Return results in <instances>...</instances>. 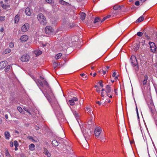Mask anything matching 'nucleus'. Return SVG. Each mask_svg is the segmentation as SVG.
<instances>
[{"label":"nucleus","mask_w":157,"mask_h":157,"mask_svg":"<svg viewBox=\"0 0 157 157\" xmlns=\"http://www.w3.org/2000/svg\"><path fill=\"white\" fill-rule=\"evenodd\" d=\"M44 94L49 102L51 103L52 107L54 108L56 113L57 110L60 111L61 109L60 106L57 101L55 99V97L52 93V91H51L49 90L48 91H46Z\"/></svg>","instance_id":"nucleus-1"},{"label":"nucleus","mask_w":157,"mask_h":157,"mask_svg":"<svg viewBox=\"0 0 157 157\" xmlns=\"http://www.w3.org/2000/svg\"><path fill=\"white\" fill-rule=\"evenodd\" d=\"M37 18L41 24L44 25L46 23V18L42 13L39 14L37 15Z\"/></svg>","instance_id":"nucleus-2"},{"label":"nucleus","mask_w":157,"mask_h":157,"mask_svg":"<svg viewBox=\"0 0 157 157\" xmlns=\"http://www.w3.org/2000/svg\"><path fill=\"white\" fill-rule=\"evenodd\" d=\"M80 128H82L81 126H80ZM82 131L85 140H86V138L89 137L91 135L90 131H89V132H88V131H87L85 129H84L83 130L82 129Z\"/></svg>","instance_id":"nucleus-3"},{"label":"nucleus","mask_w":157,"mask_h":157,"mask_svg":"<svg viewBox=\"0 0 157 157\" xmlns=\"http://www.w3.org/2000/svg\"><path fill=\"white\" fill-rule=\"evenodd\" d=\"M130 60L131 61V63L133 65H137L138 62L135 56L133 55L132 56L130 59Z\"/></svg>","instance_id":"nucleus-4"},{"label":"nucleus","mask_w":157,"mask_h":157,"mask_svg":"<svg viewBox=\"0 0 157 157\" xmlns=\"http://www.w3.org/2000/svg\"><path fill=\"white\" fill-rule=\"evenodd\" d=\"M149 44L150 45L151 52H154L156 51V47L155 44L151 42H149Z\"/></svg>","instance_id":"nucleus-5"},{"label":"nucleus","mask_w":157,"mask_h":157,"mask_svg":"<svg viewBox=\"0 0 157 157\" xmlns=\"http://www.w3.org/2000/svg\"><path fill=\"white\" fill-rule=\"evenodd\" d=\"M29 56L28 55H24L21 58V61L27 62L29 59Z\"/></svg>","instance_id":"nucleus-6"},{"label":"nucleus","mask_w":157,"mask_h":157,"mask_svg":"<svg viewBox=\"0 0 157 157\" xmlns=\"http://www.w3.org/2000/svg\"><path fill=\"white\" fill-rule=\"evenodd\" d=\"M45 31L46 34H51L53 31V29L50 26H47L45 28Z\"/></svg>","instance_id":"nucleus-7"},{"label":"nucleus","mask_w":157,"mask_h":157,"mask_svg":"<svg viewBox=\"0 0 157 157\" xmlns=\"http://www.w3.org/2000/svg\"><path fill=\"white\" fill-rule=\"evenodd\" d=\"M29 27L28 23L25 24L21 27L22 31L23 32L27 31L29 29Z\"/></svg>","instance_id":"nucleus-8"},{"label":"nucleus","mask_w":157,"mask_h":157,"mask_svg":"<svg viewBox=\"0 0 157 157\" xmlns=\"http://www.w3.org/2000/svg\"><path fill=\"white\" fill-rule=\"evenodd\" d=\"M7 62L6 61L1 62L0 63V69L4 68L7 65Z\"/></svg>","instance_id":"nucleus-9"},{"label":"nucleus","mask_w":157,"mask_h":157,"mask_svg":"<svg viewBox=\"0 0 157 157\" xmlns=\"http://www.w3.org/2000/svg\"><path fill=\"white\" fill-rule=\"evenodd\" d=\"M106 92L107 94V95L108 96H109V93H110L112 92V90L111 89V87L109 85H107L106 87Z\"/></svg>","instance_id":"nucleus-10"},{"label":"nucleus","mask_w":157,"mask_h":157,"mask_svg":"<svg viewBox=\"0 0 157 157\" xmlns=\"http://www.w3.org/2000/svg\"><path fill=\"white\" fill-rule=\"evenodd\" d=\"M124 7V6H118L116 5L113 6V9L115 10H122Z\"/></svg>","instance_id":"nucleus-11"},{"label":"nucleus","mask_w":157,"mask_h":157,"mask_svg":"<svg viewBox=\"0 0 157 157\" xmlns=\"http://www.w3.org/2000/svg\"><path fill=\"white\" fill-rule=\"evenodd\" d=\"M95 136L98 137L101 133V129L96 128L94 132Z\"/></svg>","instance_id":"nucleus-12"},{"label":"nucleus","mask_w":157,"mask_h":157,"mask_svg":"<svg viewBox=\"0 0 157 157\" xmlns=\"http://www.w3.org/2000/svg\"><path fill=\"white\" fill-rule=\"evenodd\" d=\"M28 39V36L26 35H24L21 36L20 40L22 41H27Z\"/></svg>","instance_id":"nucleus-13"},{"label":"nucleus","mask_w":157,"mask_h":157,"mask_svg":"<svg viewBox=\"0 0 157 157\" xmlns=\"http://www.w3.org/2000/svg\"><path fill=\"white\" fill-rule=\"evenodd\" d=\"M25 12L26 14L28 16H30L31 12L29 8L27 7L25 10Z\"/></svg>","instance_id":"nucleus-14"},{"label":"nucleus","mask_w":157,"mask_h":157,"mask_svg":"<svg viewBox=\"0 0 157 157\" xmlns=\"http://www.w3.org/2000/svg\"><path fill=\"white\" fill-rule=\"evenodd\" d=\"M36 82L39 86H40L41 87H43V83L40 80L38 79H37L36 80Z\"/></svg>","instance_id":"nucleus-15"},{"label":"nucleus","mask_w":157,"mask_h":157,"mask_svg":"<svg viewBox=\"0 0 157 157\" xmlns=\"http://www.w3.org/2000/svg\"><path fill=\"white\" fill-rule=\"evenodd\" d=\"M43 83V85H44L45 86L48 88V90H50V91H51V89L48 83V82L46 81V80H44Z\"/></svg>","instance_id":"nucleus-16"},{"label":"nucleus","mask_w":157,"mask_h":157,"mask_svg":"<svg viewBox=\"0 0 157 157\" xmlns=\"http://www.w3.org/2000/svg\"><path fill=\"white\" fill-rule=\"evenodd\" d=\"M148 79V77L147 75H145L144 76V79L142 81V83L143 85H145L147 82V80Z\"/></svg>","instance_id":"nucleus-17"},{"label":"nucleus","mask_w":157,"mask_h":157,"mask_svg":"<svg viewBox=\"0 0 157 157\" xmlns=\"http://www.w3.org/2000/svg\"><path fill=\"white\" fill-rule=\"evenodd\" d=\"M86 17V14L84 12L81 13L80 14V17L82 20L85 19Z\"/></svg>","instance_id":"nucleus-18"},{"label":"nucleus","mask_w":157,"mask_h":157,"mask_svg":"<svg viewBox=\"0 0 157 157\" xmlns=\"http://www.w3.org/2000/svg\"><path fill=\"white\" fill-rule=\"evenodd\" d=\"M134 51L135 52H136L140 48V44L139 43H136L134 47Z\"/></svg>","instance_id":"nucleus-19"},{"label":"nucleus","mask_w":157,"mask_h":157,"mask_svg":"<svg viewBox=\"0 0 157 157\" xmlns=\"http://www.w3.org/2000/svg\"><path fill=\"white\" fill-rule=\"evenodd\" d=\"M59 143L56 140H53L52 142V144L54 146H57Z\"/></svg>","instance_id":"nucleus-20"},{"label":"nucleus","mask_w":157,"mask_h":157,"mask_svg":"<svg viewBox=\"0 0 157 157\" xmlns=\"http://www.w3.org/2000/svg\"><path fill=\"white\" fill-rule=\"evenodd\" d=\"M44 154L45 155H47V156L49 157L51 156V154L48 151V150L45 148H44Z\"/></svg>","instance_id":"nucleus-21"},{"label":"nucleus","mask_w":157,"mask_h":157,"mask_svg":"<svg viewBox=\"0 0 157 157\" xmlns=\"http://www.w3.org/2000/svg\"><path fill=\"white\" fill-rule=\"evenodd\" d=\"M78 40V38L76 36H73L72 37L71 40L73 42H76Z\"/></svg>","instance_id":"nucleus-22"},{"label":"nucleus","mask_w":157,"mask_h":157,"mask_svg":"<svg viewBox=\"0 0 157 157\" xmlns=\"http://www.w3.org/2000/svg\"><path fill=\"white\" fill-rule=\"evenodd\" d=\"M100 21H101L100 18L98 17H95V18L94 23L95 24H96L98 22L99 24H100Z\"/></svg>","instance_id":"nucleus-23"},{"label":"nucleus","mask_w":157,"mask_h":157,"mask_svg":"<svg viewBox=\"0 0 157 157\" xmlns=\"http://www.w3.org/2000/svg\"><path fill=\"white\" fill-rule=\"evenodd\" d=\"M5 136L6 139H9L10 137V133L9 132H5Z\"/></svg>","instance_id":"nucleus-24"},{"label":"nucleus","mask_w":157,"mask_h":157,"mask_svg":"<svg viewBox=\"0 0 157 157\" xmlns=\"http://www.w3.org/2000/svg\"><path fill=\"white\" fill-rule=\"evenodd\" d=\"M19 15L17 14L14 17V21L15 23H17L19 21Z\"/></svg>","instance_id":"nucleus-25"},{"label":"nucleus","mask_w":157,"mask_h":157,"mask_svg":"<svg viewBox=\"0 0 157 157\" xmlns=\"http://www.w3.org/2000/svg\"><path fill=\"white\" fill-rule=\"evenodd\" d=\"M29 149L31 151H33L35 149V145L33 144H32L29 146Z\"/></svg>","instance_id":"nucleus-26"},{"label":"nucleus","mask_w":157,"mask_h":157,"mask_svg":"<svg viewBox=\"0 0 157 157\" xmlns=\"http://www.w3.org/2000/svg\"><path fill=\"white\" fill-rule=\"evenodd\" d=\"M144 20V17L143 16H141L136 21V23L138 22H140L143 21Z\"/></svg>","instance_id":"nucleus-27"},{"label":"nucleus","mask_w":157,"mask_h":157,"mask_svg":"<svg viewBox=\"0 0 157 157\" xmlns=\"http://www.w3.org/2000/svg\"><path fill=\"white\" fill-rule=\"evenodd\" d=\"M62 54L61 53H59L57 54L55 56V58L56 59H59L61 56Z\"/></svg>","instance_id":"nucleus-28"},{"label":"nucleus","mask_w":157,"mask_h":157,"mask_svg":"<svg viewBox=\"0 0 157 157\" xmlns=\"http://www.w3.org/2000/svg\"><path fill=\"white\" fill-rule=\"evenodd\" d=\"M68 103L71 105H74L75 104L74 101L72 99L69 100L68 101Z\"/></svg>","instance_id":"nucleus-29"},{"label":"nucleus","mask_w":157,"mask_h":157,"mask_svg":"<svg viewBox=\"0 0 157 157\" xmlns=\"http://www.w3.org/2000/svg\"><path fill=\"white\" fill-rule=\"evenodd\" d=\"M16 97L14 96H12L10 98V100L12 102H13V101L15 99Z\"/></svg>","instance_id":"nucleus-30"},{"label":"nucleus","mask_w":157,"mask_h":157,"mask_svg":"<svg viewBox=\"0 0 157 157\" xmlns=\"http://www.w3.org/2000/svg\"><path fill=\"white\" fill-rule=\"evenodd\" d=\"M10 65H8L5 68V72H7L8 71H9L10 69Z\"/></svg>","instance_id":"nucleus-31"},{"label":"nucleus","mask_w":157,"mask_h":157,"mask_svg":"<svg viewBox=\"0 0 157 157\" xmlns=\"http://www.w3.org/2000/svg\"><path fill=\"white\" fill-rule=\"evenodd\" d=\"M69 27L70 29H71V28L74 27H75V24H74V23H70V24L69 25Z\"/></svg>","instance_id":"nucleus-32"},{"label":"nucleus","mask_w":157,"mask_h":157,"mask_svg":"<svg viewBox=\"0 0 157 157\" xmlns=\"http://www.w3.org/2000/svg\"><path fill=\"white\" fill-rule=\"evenodd\" d=\"M85 144L84 145V147H83L85 149H87L88 148H89V145L88 142L86 140V142L85 143Z\"/></svg>","instance_id":"nucleus-33"},{"label":"nucleus","mask_w":157,"mask_h":157,"mask_svg":"<svg viewBox=\"0 0 157 157\" xmlns=\"http://www.w3.org/2000/svg\"><path fill=\"white\" fill-rule=\"evenodd\" d=\"M59 3L60 4L64 5L66 4L67 2L63 0H60Z\"/></svg>","instance_id":"nucleus-34"},{"label":"nucleus","mask_w":157,"mask_h":157,"mask_svg":"<svg viewBox=\"0 0 157 157\" xmlns=\"http://www.w3.org/2000/svg\"><path fill=\"white\" fill-rule=\"evenodd\" d=\"M133 66L135 67V71H138L139 70V66L138 64L137 65H134Z\"/></svg>","instance_id":"nucleus-35"},{"label":"nucleus","mask_w":157,"mask_h":157,"mask_svg":"<svg viewBox=\"0 0 157 157\" xmlns=\"http://www.w3.org/2000/svg\"><path fill=\"white\" fill-rule=\"evenodd\" d=\"M103 82L102 80H100L98 82V83L102 87H103V85L102 83Z\"/></svg>","instance_id":"nucleus-36"},{"label":"nucleus","mask_w":157,"mask_h":157,"mask_svg":"<svg viewBox=\"0 0 157 157\" xmlns=\"http://www.w3.org/2000/svg\"><path fill=\"white\" fill-rule=\"evenodd\" d=\"M137 35L139 36H141L143 35V33L141 32H138L137 33Z\"/></svg>","instance_id":"nucleus-37"},{"label":"nucleus","mask_w":157,"mask_h":157,"mask_svg":"<svg viewBox=\"0 0 157 157\" xmlns=\"http://www.w3.org/2000/svg\"><path fill=\"white\" fill-rule=\"evenodd\" d=\"M46 1L47 3L51 4H52V3L54 2L53 0H46Z\"/></svg>","instance_id":"nucleus-38"},{"label":"nucleus","mask_w":157,"mask_h":157,"mask_svg":"<svg viewBox=\"0 0 157 157\" xmlns=\"http://www.w3.org/2000/svg\"><path fill=\"white\" fill-rule=\"evenodd\" d=\"M14 144L15 147H18V143L17 141L16 140H15L14 142Z\"/></svg>","instance_id":"nucleus-39"},{"label":"nucleus","mask_w":157,"mask_h":157,"mask_svg":"<svg viewBox=\"0 0 157 157\" xmlns=\"http://www.w3.org/2000/svg\"><path fill=\"white\" fill-rule=\"evenodd\" d=\"M53 65L54 68H55L58 66V63L56 62H54L53 63Z\"/></svg>","instance_id":"nucleus-40"},{"label":"nucleus","mask_w":157,"mask_h":157,"mask_svg":"<svg viewBox=\"0 0 157 157\" xmlns=\"http://www.w3.org/2000/svg\"><path fill=\"white\" fill-rule=\"evenodd\" d=\"M5 16L0 17V21H4L5 20Z\"/></svg>","instance_id":"nucleus-41"},{"label":"nucleus","mask_w":157,"mask_h":157,"mask_svg":"<svg viewBox=\"0 0 157 157\" xmlns=\"http://www.w3.org/2000/svg\"><path fill=\"white\" fill-rule=\"evenodd\" d=\"M93 120L92 119H90V120L88 122V124L89 125H91L92 122H93Z\"/></svg>","instance_id":"nucleus-42"},{"label":"nucleus","mask_w":157,"mask_h":157,"mask_svg":"<svg viewBox=\"0 0 157 157\" xmlns=\"http://www.w3.org/2000/svg\"><path fill=\"white\" fill-rule=\"evenodd\" d=\"M139 44H140L142 46L144 45L145 44V41L144 40H143L141 42H139Z\"/></svg>","instance_id":"nucleus-43"},{"label":"nucleus","mask_w":157,"mask_h":157,"mask_svg":"<svg viewBox=\"0 0 157 157\" xmlns=\"http://www.w3.org/2000/svg\"><path fill=\"white\" fill-rule=\"evenodd\" d=\"M9 45L10 48H13L14 46L12 42L10 43L9 44Z\"/></svg>","instance_id":"nucleus-44"},{"label":"nucleus","mask_w":157,"mask_h":157,"mask_svg":"<svg viewBox=\"0 0 157 157\" xmlns=\"http://www.w3.org/2000/svg\"><path fill=\"white\" fill-rule=\"evenodd\" d=\"M11 51V50L10 49H7L5 50V52L6 53H9Z\"/></svg>","instance_id":"nucleus-45"},{"label":"nucleus","mask_w":157,"mask_h":157,"mask_svg":"<svg viewBox=\"0 0 157 157\" xmlns=\"http://www.w3.org/2000/svg\"><path fill=\"white\" fill-rule=\"evenodd\" d=\"M91 113L93 114H92L91 113H89V114L90 115L91 117V119H93L94 117V114L93 113V112H92Z\"/></svg>","instance_id":"nucleus-46"},{"label":"nucleus","mask_w":157,"mask_h":157,"mask_svg":"<svg viewBox=\"0 0 157 157\" xmlns=\"http://www.w3.org/2000/svg\"><path fill=\"white\" fill-rule=\"evenodd\" d=\"M17 109L19 111L20 113H21L22 111V109L20 107H17Z\"/></svg>","instance_id":"nucleus-47"},{"label":"nucleus","mask_w":157,"mask_h":157,"mask_svg":"<svg viewBox=\"0 0 157 157\" xmlns=\"http://www.w3.org/2000/svg\"><path fill=\"white\" fill-rule=\"evenodd\" d=\"M10 5H5L4 6V7L3 8V9H6L7 8H10Z\"/></svg>","instance_id":"nucleus-48"},{"label":"nucleus","mask_w":157,"mask_h":157,"mask_svg":"<svg viewBox=\"0 0 157 157\" xmlns=\"http://www.w3.org/2000/svg\"><path fill=\"white\" fill-rule=\"evenodd\" d=\"M5 154L7 156H10V155L8 150H6Z\"/></svg>","instance_id":"nucleus-49"},{"label":"nucleus","mask_w":157,"mask_h":157,"mask_svg":"<svg viewBox=\"0 0 157 157\" xmlns=\"http://www.w3.org/2000/svg\"><path fill=\"white\" fill-rule=\"evenodd\" d=\"M106 19V18L105 17H104L101 20V21L100 22V24H101L102 22H103L104 21H105Z\"/></svg>","instance_id":"nucleus-50"},{"label":"nucleus","mask_w":157,"mask_h":157,"mask_svg":"<svg viewBox=\"0 0 157 157\" xmlns=\"http://www.w3.org/2000/svg\"><path fill=\"white\" fill-rule=\"evenodd\" d=\"M34 128L36 130H38L40 129L39 127L37 125H36L34 126Z\"/></svg>","instance_id":"nucleus-51"},{"label":"nucleus","mask_w":157,"mask_h":157,"mask_svg":"<svg viewBox=\"0 0 157 157\" xmlns=\"http://www.w3.org/2000/svg\"><path fill=\"white\" fill-rule=\"evenodd\" d=\"M74 114L75 116V117H77L79 116V115L78 113H77L76 112H75L74 113Z\"/></svg>","instance_id":"nucleus-52"},{"label":"nucleus","mask_w":157,"mask_h":157,"mask_svg":"<svg viewBox=\"0 0 157 157\" xmlns=\"http://www.w3.org/2000/svg\"><path fill=\"white\" fill-rule=\"evenodd\" d=\"M135 5L136 6H139L140 5V2L139 1H137L135 2Z\"/></svg>","instance_id":"nucleus-53"},{"label":"nucleus","mask_w":157,"mask_h":157,"mask_svg":"<svg viewBox=\"0 0 157 157\" xmlns=\"http://www.w3.org/2000/svg\"><path fill=\"white\" fill-rule=\"evenodd\" d=\"M74 101H78V98H73L72 99Z\"/></svg>","instance_id":"nucleus-54"},{"label":"nucleus","mask_w":157,"mask_h":157,"mask_svg":"<svg viewBox=\"0 0 157 157\" xmlns=\"http://www.w3.org/2000/svg\"><path fill=\"white\" fill-rule=\"evenodd\" d=\"M145 37L146 38L147 40H150V37L149 36L147 35H145Z\"/></svg>","instance_id":"nucleus-55"},{"label":"nucleus","mask_w":157,"mask_h":157,"mask_svg":"<svg viewBox=\"0 0 157 157\" xmlns=\"http://www.w3.org/2000/svg\"><path fill=\"white\" fill-rule=\"evenodd\" d=\"M143 34H144V36H145V35H147V34H146V33L145 31V29H144L143 30Z\"/></svg>","instance_id":"nucleus-56"},{"label":"nucleus","mask_w":157,"mask_h":157,"mask_svg":"<svg viewBox=\"0 0 157 157\" xmlns=\"http://www.w3.org/2000/svg\"><path fill=\"white\" fill-rule=\"evenodd\" d=\"M23 109H24L25 111H27V112H28V111L29 110L28 109V108H27L24 107V108H23Z\"/></svg>","instance_id":"nucleus-57"},{"label":"nucleus","mask_w":157,"mask_h":157,"mask_svg":"<svg viewBox=\"0 0 157 157\" xmlns=\"http://www.w3.org/2000/svg\"><path fill=\"white\" fill-rule=\"evenodd\" d=\"M13 143L11 142H10V146L11 147H12L13 146Z\"/></svg>","instance_id":"nucleus-58"},{"label":"nucleus","mask_w":157,"mask_h":157,"mask_svg":"<svg viewBox=\"0 0 157 157\" xmlns=\"http://www.w3.org/2000/svg\"><path fill=\"white\" fill-rule=\"evenodd\" d=\"M136 113H137V116L138 117V118H139V114H138V110H137V106L136 107Z\"/></svg>","instance_id":"nucleus-59"},{"label":"nucleus","mask_w":157,"mask_h":157,"mask_svg":"<svg viewBox=\"0 0 157 157\" xmlns=\"http://www.w3.org/2000/svg\"><path fill=\"white\" fill-rule=\"evenodd\" d=\"M116 75V73L115 72H113V75H112L113 77H115Z\"/></svg>","instance_id":"nucleus-60"},{"label":"nucleus","mask_w":157,"mask_h":157,"mask_svg":"<svg viewBox=\"0 0 157 157\" xmlns=\"http://www.w3.org/2000/svg\"><path fill=\"white\" fill-rule=\"evenodd\" d=\"M4 31V29L3 28H1L0 29V31L1 32H2Z\"/></svg>","instance_id":"nucleus-61"},{"label":"nucleus","mask_w":157,"mask_h":157,"mask_svg":"<svg viewBox=\"0 0 157 157\" xmlns=\"http://www.w3.org/2000/svg\"><path fill=\"white\" fill-rule=\"evenodd\" d=\"M28 138H29V140H33V139L32 137L31 136H29L28 137Z\"/></svg>","instance_id":"nucleus-62"},{"label":"nucleus","mask_w":157,"mask_h":157,"mask_svg":"<svg viewBox=\"0 0 157 157\" xmlns=\"http://www.w3.org/2000/svg\"><path fill=\"white\" fill-rule=\"evenodd\" d=\"M117 89H115L114 90V92H115V94L117 95Z\"/></svg>","instance_id":"nucleus-63"},{"label":"nucleus","mask_w":157,"mask_h":157,"mask_svg":"<svg viewBox=\"0 0 157 157\" xmlns=\"http://www.w3.org/2000/svg\"><path fill=\"white\" fill-rule=\"evenodd\" d=\"M92 109H91V108H89V109H88V112H89V113H91V111H92Z\"/></svg>","instance_id":"nucleus-64"}]
</instances>
